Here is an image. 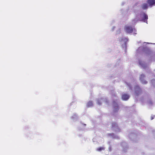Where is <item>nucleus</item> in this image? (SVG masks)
<instances>
[{"label": "nucleus", "mask_w": 155, "mask_h": 155, "mask_svg": "<svg viewBox=\"0 0 155 155\" xmlns=\"http://www.w3.org/2000/svg\"><path fill=\"white\" fill-rule=\"evenodd\" d=\"M148 7V5L146 4H143L142 6V8L143 9L147 8Z\"/></svg>", "instance_id": "nucleus-4"}, {"label": "nucleus", "mask_w": 155, "mask_h": 155, "mask_svg": "<svg viewBox=\"0 0 155 155\" xmlns=\"http://www.w3.org/2000/svg\"><path fill=\"white\" fill-rule=\"evenodd\" d=\"M125 29L127 32L128 33H131L133 31L131 28L129 27H126Z\"/></svg>", "instance_id": "nucleus-2"}, {"label": "nucleus", "mask_w": 155, "mask_h": 155, "mask_svg": "<svg viewBox=\"0 0 155 155\" xmlns=\"http://www.w3.org/2000/svg\"><path fill=\"white\" fill-rule=\"evenodd\" d=\"M90 103H91V104H92L91 102H89V103H88V104H89Z\"/></svg>", "instance_id": "nucleus-8"}, {"label": "nucleus", "mask_w": 155, "mask_h": 155, "mask_svg": "<svg viewBox=\"0 0 155 155\" xmlns=\"http://www.w3.org/2000/svg\"><path fill=\"white\" fill-rule=\"evenodd\" d=\"M147 3L149 5H152L155 4V0H148Z\"/></svg>", "instance_id": "nucleus-1"}, {"label": "nucleus", "mask_w": 155, "mask_h": 155, "mask_svg": "<svg viewBox=\"0 0 155 155\" xmlns=\"http://www.w3.org/2000/svg\"><path fill=\"white\" fill-rule=\"evenodd\" d=\"M129 96L127 94L123 95L122 97V99L124 100H127L129 99Z\"/></svg>", "instance_id": "nucleus-3"}, {"label": "nucleus", "mask_w": 155, "mask_h": 155, "mask_svg": "<svg viewBox=\"0 0 155 155\" xmlns=\"http://www.w3.org/2000/svg\"><path fill=\"white\" fill-rule=\"evenodd\" d=\"M104 149V148L103 147H100L99 148H98L97 149V150L98 151H100L102 150H103Z\"/></svg>", "instance_id": "nucleus-5"}, {"label": "nucleus", "mask_w": 155, "mask_h": 155, "mask_svg": "<svg viewBox=\"0 0 155 155\" xmlns=\"http://www.w3.org/2000/svg\"><path fill=\"white\" fill-rule=\"evenodd\" d=\"M153 119V117H151V120H152V119Z\"/></svg>", "instance_id": "nucleus-7"}, {"label": "nucleus", "mask_w": 155, "mask_h": 155, "mask_svg": "<svg viewBox=\"0 0 155 155\" xmlns=\"http://www.w3.org/2000/svg\"><path fill=\"white\" fill-rule=\"evenodd\" d=\"M144 16L145 19H147L148 17H147V15H144Z\"/></svg>", "instance_id": "nucleus-6"}]
</instances>
